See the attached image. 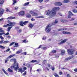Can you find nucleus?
<instances>
[{
  "label": "nucleus",
  "instance_id": "1",
  "mask_svg": "<svg viewBox=\"0 0 77 77\" xmlns=\"http://www.w3.org/2000/svg\"><path fill=\"white\" fill-rule=\"evenodd\" d=\"M59 9H60V8L59 7L54 8L51 11L48 10L47 12L46 15H49L50 18H52L53 16L56 15V12L57 10H59Z\"/></svg>",
  "mask_w": 77,
  "mask_h": 77
},
{
  "label": "nucleus",
  "instance_id": "2",
  "mask_svg": "<svg viewBox=\"0 0 77 77\" xmlns=\"http://www.w3.org/2000/svg\"><path fill=\"white\" fill-rule=\"evenodd\" d=\"M51 26L50 25H49L46 27L45 30V31L47 30V33H49L50 32L51 30V29L50 28Z\"/></svg>",
  "mask_w": 77,
  "mask_h": 77
},
{
  "label": "nucleus",
  "instance_id": "3",
  "mask_svg": "<svg viewBox=\"0 0 77 77\" xmlns=\"http://www.w3.org/2000/svg\"><path fill=\"white\" fill-rule=\"evenodd\" d=\"M75 51L73 49H69L67 50V52L68 54H70V55H72L74 53Z\"/></svg>",
  "mask_w": 77,
  "mask_h": 77
},
{
  "label": "nucleus",
  "instance_id": "4",
  "mask_svg": "<svg viewBox=\"0 0 77 77\" xmlns=\"http://www.w3.org/2000/svg\"><path fill=\"white\" fill-rule=\"evenodd\" d=\"M29 23V21H26L25 22H23L22 21L20 22V25L21 26H23L24 25H26V24H27ZM24 24V25H23Z\"/></svg>",
  "mask_w": 77,
  "mask_h": 77
},
{
  "label": "nucleus",
  "instance_id": "5",
  "mask_svg": "<svg viewBox=\"0 0 77 77\" xmlns=\"http://www.w3.org/2000/svg\"><path fill=\"white\" fill-rule=\"evenodd\" d=\"M16 66V65H14V66H12V67L14 68L15 71H17L18 68H19V67H18V63H17V67H15Z\"/></svg>",
  "mask_w": 77,
  "mask_h": 77
},
{
  "label": "nucleus",
  "instance_id": "6",
  "mask_svg": "<svg viewBox=\"0 0 77 77\" xmlns=\"http://www.w3.org/2000/svg\"><path fill=\"white\" fill-rule=\"evenodd\" d=\"M3 28H0V36H2L3 35L5 34V31L4 30H2Z\"/></svg>",
  "mask_w": 77,
  "mask_h": 77
},
{
  "label": "nucleus",
  "instance_id": "7",
  "mask_svg": "<svg viewBox=\"0 0 77 77\" xmlns=\"http://www.w3.org/2000/svg\"><path fill=\"white\" fill-rule=\"evenodd\" d=\"M55 5L56 6H60L62 5V3L60 2H57L55 3Z\"/></svg>",
  "mask_w": 77,
  "mask_h": 77
},
{
  "label": "nucleus",
  "instance_id": "8",
  "mask_svg": "<svg viewBox=\"0 0 77 77\" xmlns=\"http://www.w3.org/2000/svg\"><path fill=\"white\" fill-rule=\"evenodd\" d=\"M3 12H4V10L2 8L0 9V17H2L3 14Z\"/></svg>",
  "mask_w": 77,
  "mask_h": 77
},
{
  "label": "nucleus",
  "instance_id": "9",
  "mask_svg": "<svg viewBox=\"0 0 77 77\" xmlns=\"http://www.w3.org/2000/svg\"><path fill=\"white\" fill-rule=\"evenodd\" d=\"M9 27H13L14 25L15 24V23L14 22H9Z\"/></svg>",
  "mask_w": 77,
  "mask_h": 77
},
{
  "label": "nucleus",
  "instance_id": "10",
  "mask_svg": "<svg viewBox=\"0 0 77 77\" xmlns=\"http://www.w3.org/2000/svg\"><path fill=\"white\" fill-rule=\"evenodd\" d=\"M67 39H65L63 40V41H62L61 42L59 43H58V44L59 45H60L61 44H63V43H65V42H66V41H67Z\"/></svg>",
  "mask_w": 77,
  "mask_h": 77
},
{
  "label": "nucleus",
  "instance_id": "11",
  "mask_svg": "<svg viewBox=\"0 0 77 77\" xmlns=\"http://www.w3.org/2000/svg\"><path fill=\"white\" fill-rule=\"evenodd\" d=\"M19 15L20 16H23L24 15V11H22L20 12L19 13Z\"/></svg>",
  "mask_w": 77,
  "mask_h": 77
},
{
  "label": "nucleus",
  "instance_id": "12",
  "mask_svg": "<svg viewBox=\"0 0 77 77\" xmlns=\"http://www.w3.org/2000/svg\"><path fill=\"white\" fill-rule=\"evenodd\" d=\"M18 72H20L22 73L23 72H24V70H22V68H20L18 69Z\"/></svg>",
  "mask_w": 77,
  "mask_h": 77
},
{
  "label": "nucleus",
  "instance_id": "13",
  "mask_svg": "<svg viewBox=\"0 0 77 77\" xmlns=\"http://www.w3.org/2000/svg\"><path fill=\"white\" fill-rule=\"evenodd\" d=\"M67 29L66 28L60 29H58V31H63V30H66Z\"/></svg>",
  "mask_w": 77,
  "mask_h": 77
},
{
  "label": "nucleus",
  "instance_id": "14",
  "mask_svg": "<svg viewBox=\"0 0 77 77\" xmlns=\"http://www.w3.org/2000/svg\"><path fill=\"white\" fill-rule=\"evenodd\" d=\"M63 34H71L70 32L64 31L63 32Z\"/></svg>",
  "mask_w": 77,
  "mask_h": 77
},
{
  "label": "nucleus",
  "instance_id": "15",
  "mask_svg": "<svg viewBox=\"0 0 77 77\" xmlns=\"http://www.w3.org/2000/svg\"><path fill=\"white\" fill-rule=\"evenodd\" d=\"M57 23H58V21L57 20H56L54 22L52 23V25H55Z\"/></svg>",
  "mask_w": 77,
  "mask_h": 77
},
{
  "label": "nucleus",
  "instance_id": "16",
  "mask_svg": "<svg viewBox=\"0 0 77 77\" xmlns=\"http://www.w3.org/2000/svg\"><path fill=\"white\" fill-rule=\"evenodd\" d=\"M14 18H15V17H8V18H7V20H10V19H14Z\"/></svg>",
  "mask_w": 77,
  "mask_h": 77
},
{
  "label": "nucleus",
  "instance_id": "17",
  "mask_svg": "<svg viewBox=\"0 0 77 77\" xmlns=\"http://www.w3.org/2000/svg\"><path fill=\"white\" fill-rule=\"evenodd\" d=\"M70 1L68 0H64L63 1V3H69V2Z\"/></svg>",
  "mask_w": 77,
  "mask_h": 77
},
{
  "label": "nucleus",
  "instance_id": "18",
  "mask_svg": "<svg viewBox=\"0 0 77 77\" xmlns=\"http://www.w3.org/2000/svg\"><path fill=\"white\" fill-rule=\"evenodd\" d=\"M15 45L14 46V47H18V43H15Z\"/></svg>",
  "mask_w": 77,
  "mask_h": 77
},
{
  "label": "nucleus",
  "instance_id": "19",
  "mask_svg": "<svg viewBox=\"0 0 77 77\" xmlns=\"http://www.w3.org/2000/svg\"><path fill=\"white\" fill-rule=\"evenodd\" d=\"M65 52V51L62 50L61 53V55H63L64 54Z\"/></svg>",
  "mask_w": 77,
  "mask_h": 77
},
{
  "label": "nucleus",
  "instance_id": "20",
  "mask_svg": "<svg viewBox=\"0 0 77 77\" xmlns=\"http://www.w3.org/2000/svg\"><path fill=\"white\" fill-rule=\"evenodd\" d=\"M68 14L70 15H72V16L74 15V14H72V12H71V11H69Z\"/></svg>",
  "mask_w": 77,
  "mask_h": 77
},
{
  "label": "nucleus",
  "instance_id": "21",
  "mask_svg": "<svg viewBox=\"0 0 77 77\" xmlns=\"http://www.w3.org/2000/svg\"><path fill=\"white\" fill-rule=\"evenodd\" d=\"M13 61L14 62V65H17V63H17L16 61V60L14 59Z\"/></svg>",
  "mask_w": 77,
  "mask_h": 77
},
{
  "label": "nucleus",
  "instance_id": "22",
  "mask_svg": "<svg viewBox=\"0 0 77 77\" xmlns=\"http://www.w3.org/2000/svg\"><path fill=\"white\" fill-rule=\"evenodd\" d=\"M32 15H33V16H38V14L35 12H34L33 14H32Z\"/></svg>",
  "mask_w": 77,
  "mask_h": 77
},
{
  "label": "nucleus",
  "instance_id": "23",
  "mask_svg": "<svg viewBox=\"0 0 77 77\" xmlns=\"http://www.w3.org/2000/svg\"><path fill=\"white\" fill-rule=\"evenodd\" d=\"M54 75L55 76V77H59V75H57V74L56 73H54Z\"/></svg>",
  "mask_w": 77,
  "mask_h": 77
},
{
  "label": "nucleus",
  "instance_id": "24",
  "mask_svg": "<svg viewBox=\"0 0 77 77\" xmlns=\"http://www.w3.org/2000/svg\"><path fill=\"white\" fill-rule=\"evenodd\" d=\"M15 54H13L12 55H11L10 56H9L8 57V58L9 59V58H11V57H14V56H15Z\"/></svg>",
  "mask_w": 77,
  "mask_h": 77
},
{
  "label": "nucleus",
  "instance_id": "25",
  "mask_svg": "<svg viewBox=\"0 0 77 77\" xmlns=\"http://www.w3.org/2000/svg\"><path fill=\"white\" fill-rule=\"evenodd\" d=\"M72 11L73 12H74V13H77V10L75 9H73Z\"/></svg>",
  "mask_w": 77,
  "mask_h": 77
},
{
  "label": "nucleus",
  "instance_id": "26",
  "mask_svg": "<svg viewBox=\"0 0 77 77\" xmlns=\"http://www.w3.org/2000/svg\"><path fill=\"white\" fill-rule=\"evenodd\" d=\"M26 17H27L28 18H31V15L30 14H28L26 15Z\"/></svg>",
  "mask_w": 77,
  "mask_h": 77
},
{
  "label": "nucleus",
  "instance_id": "27",
  "mask_svg": "<svg viewBox=\"0 0 77 77\" xmlns=\"http://www.w3.org/2000/svg\"><path fill=\"white\" fill-rule=\"evenodd\" d=\"M4 3V0H0V4L2 5Z\"/></svg>",
  "mask_w": 77,
  "mask_h": 77
},
{
  "label": "nucleus",
  "instance_id": "28",
  "mask_svg": "<svg viewBox=\"0 0 77 77\" xmlns=\"http://www.w3.org/2000/svg\"><path fill=\"white\" fill-rule=\"evenodd\" d=\"M12 27H8L7 29L8 32H9V31H10V30L11 29H12Z\"/></svg>",
  "mask_w": 77,
  "mask_h": 77
},
{
  "label": "nucleus",
  "instance_id": "29",
  "mask_svg": "<svg viewBox=\"0 0 77 77\" xmlns=\"http://www.w3.org/2000/svg\"><path fill=\"white\" fill-rule=\"evenodd\" d=\"M8 71L9 72H13L12 70L11 69L9 68L8 69Z\"/></svg>",
  "mask_w": 77,
  "mask_h": 77
},
{
  "label": "nucleus",
  "instance_id": "30",
  "mask_svg": "<svg viewBox=\"0 0 77 77\" xmlns=\"http://www.w3.org/2000/svg\"><path fill=\"white\" fill-rule=\"evenodd\" d=\"M29 3H30V2H26L23 5L24 6H27V5H29Z\"/></svg>",
  "mask_w": 77,
  "mask_h": 77
},
{
  "label": "nucleus",
  "instance_id": "31",
  "mask_svg": "<svg viewBox=\"0 0 77 77\" xmlns=\"http://www.w3.org/2000/svg\"><path fill=\"white\" fill-rule=\"evenodd\" d=\"M4 27H9V24H7L6 25H5L3 26Z\"/></svg>",
  "mask_w": 77,
  "mask_h": 77
},
{
  "label": "nucleus",
  "instance_id": "32",
  "mask_svg": "<svg viewBox=\"0 0 77 77\" xmlns=\"http://www.w3.org/2000/svg\"><path fill=\"white\" fill-rule=\"evenodd\" d=\"M29 26V27H30V28H32L33 27V25H32V24L31 23L30 24Z\"/></svg>",
  "mask_w": 77,
  "mask_h": 77
},
{
  "label": "nucleus",
  "instance_id": "33",
  "mask_svg": "<svg viewBox=\"0 0 77 77\" xmlns=\"http://www.w3.org/2000/svg\"><path fill=\"white\" fill-rule=\"evenodd\" d=\"M37 62V60H32L29 63H34V62Z\"/></svg>",
  "mask_w": 77,
  "mask_h": 77
},
{
  "label": "nucleus",
  "instance_id": "34",
  "mask_svg": "<svg viewBox=\"0 0 77 77\" xmlns=\"http://www.w3.org/2000/svg\"><path fill=\"white\" fill-rule=\"evenodd\" d=\"M61 21L62 23H65L66 22V21L64 19L61 20Z\"/></svg>",
  "mask_w": 77,
  "mask_h": 77
},
{
  "label": "nucleus",
  "instance_id": "35",
  "mask_svg": "<svg viewBox=\"0 0 77 77\" xmlns=\"http://www.w3.org/2000/svg\"><path fill=\"white\" fill-rule=\"evenodd\" d=\"M36 18H44V17L43 16H38L36 17Z\"/></svg>",
  "mask_w": 77,
  "mask_h": 77
},
{
  "label": "nucleus",
  "instance_id": "36",
  "mask_svg": "<svg viewBox=\"0 0 77 77\" xmlns=\"http://www.w3.org/2000/svg\"><path fill=\"white\" fill-rule=\"evenodd\" d=\"M9 42V41H5L3 42V44H8Z\"/></svg>",
  "mask_w": 77,
  "mask_h": 77
},
{
  "label": "nucleus",
  "instance_id": "37",
  "mask_svg": "<svg viewBox=\"0 0 77 77\" xmlns=\"http://www.w3.org/2000/svg\"><path fill=\"white\" fill-rule=\"evenodd\" d=\"M0 48H2V49H5V47L3 46L0 45Z\"/></svg>",
  "mask_w": 77,
  "mask_h": 77
},
{
  "label": "nucleus",
  "instance_id": "38",
  "mask_svg": "<svg viewBox=\"0 0 77 77\" xmlns=\"http://www.w3.org/2000/svg\"><path fill=\"white\" fill-rule=\"evenodd\" d=\"M51 53H56V51L55 50H53L52 51Z\"/></svg>",
  "mask_w": 77,
  "mask_h": 77
},
{
  "label": "nucleus",
  "instance_id": "39",
  "mask_svg": "<svg viewBox=\"0 0 77 77\" xmlns=\"http://www.w3.org/2000/svg\"><path fill=\"white\" fill-rule=\"evenodd\" d=\"M15 42H13L11 43L10 44L9 46H12V45H14V44H15Z\"/></svg>",
  "mask_w": 77,
  "mask_h": 77
},
{
  "label": "nucleus",
  "instance_id": "40",
  "mask_svg": "<svg viewBox=\"0 0 77 77\" xmlns=\"http://www.w3.org/2000/svg\"><path fill=\"white\" fill-rule=\"evenodd\" d=\"M2 70L4 72V73L5 74H6V75H8V73H7V72H6V71H5V70L4 69H3Z\"/></svg>",
  "mask_w": 77,
  "mask_h": 77
},
{
  "label": "nucleus",
  "instance_id": "41",
  "mask_svg": "<svg viewBox=\"0 0 77 77\" xmlns=\"http://www.w3.org/2000/svg\"><path fill=\"white\" fill-rule=\"evenodd\" d=\"M70 59V58H69V57L68 58H67L65 60V61H68V60H69Z\"/></svg>",
  "mask_w": 77,
  "mask_h": 77
},
{
  "label": "nucleus",
  "instance_id": "42",
  "mask_svg": "<svg viewBox=\"0 0 77 77\" xmlns=\"http://www.w3.org/2000/svg\"><path fill=\"white\" fill-rule=\"evenodd\" d=\"M8 60H9V58H7L6 60H5V63H7V62L8 61Z\"/></svg>",
  "mask_w": 77,
  "mask_h": 77
},
{
  "label": "nucleus",
  "instance_id": "43",
  "mask_svg": "<svg viewBox=\"0 0 77 77\" xmlns=\"http://www.w3.org/2000/svg\"><path fill=\"white\" fill-rule=\"evenodd\" d=\"M21 52H22V51L21 50L20 51H18L16 53V54H19V53H21Z\"/></svg>",
  "mask_w": 77,
  "mask_h": 77
},
{
  "label": "nucleus",
  "instance_id": "44",
  "mask_svg": "<svg viewBox=\"0 0 77 77\" xmlns=\"http://www.w3.org/2000/svg\"><path fill=\"white\" fill-rule=\"evenodd\" d=\"M29 13H30V14H31L33 15V14L34 12H33V11H29Z\"/></svg>",
  "mask_w": 77,
  "mask_h": 77
},
{
  "label": "nucleus",
  "instance_id": "45",
  "mask_svg": "<svg viewBox=\"0 0 77 77\" xmlns=\"http://www.w3.org/2000/svg\"><path fill=\"white\" fill-rule=\"evenodd\" d=\"M73 57H74V56L72 55V56H69V57L70 59H72V58H73Z\"/></svg>",
  "mask_w": 77,
  "mask_h": 77
},
{
  "label": "nucleus",
  "instance_id": "46",
  "mask_svg": "<svg viewBox=\"0 0 77 77\" xmlns=\"http://www.w3.org/2000/svg\"><path fill=\"white\" fill-rule=\"evenodd\" d=\"M17 3V1L13 0V5H15V3Z\"/></svg>",
  "mask_w": 77,
  "mask_h": 77
},
{
  "label": "nucleus",
  "instance_id": "47",
  "mask_svg": "<svg viewBox=\"0 0 77 77\" xmlns=\"http://www.w3.org/2000/svg\"><path fill=\"white\" fill-rule=\"evenodd\" d=\"M71 16H72L69 14L68 16V18H71Z\"/></svg>",
  "mask_w": 77,
  "mask_h": 77
},
{
  "label": "nucleus",
  "instance_id": "48",
  "mask_svg": "<svg viewBox=\"0 0 77 77\" xmlns=\"http://www.w3.org/2000/svg\"><path fill=\"white\" fill-rule=\"evenodd\" d=\"M0 38L2 40H3L4 39V38L2 36H0Z\"/></svg>",
  "mask_w": 77,
  "mask_h": 77
},
{
  "label": "nucleus",
  "instance_id": "49",
  "mask_svg": "<svg viewBox=\"0 0 77 77\" xmlns=\"http://www.w3.org/2000/svg\"><path fill=\"white\" fill-rule=\"evenodd\" d=\"M46 36H44L42 38V39H43V40H45V39H46Z\"/></svg>",
  "mask_w": 77,
  "mask_h": 77
},
{
  "label": "nucleus",
  "instance_id": "50",
  "mask_svg": "<svg viewBox=\"0 0 77 77\" xmlns=\"http://www.w3.org/2000/svg\"><path fill=\"white\" fill-rule=\"evenodd\" d=\"M4 42V41L2 40L0 41V44H3Z\"/></svg>",
  "mask_w": 77,
  "mask_h": 77
},
{
  "label": "nucleus",
  "instance_id": "51",
  "mask_svg": "<svg viewBox=\"0 0 77 77\" xmlns=\"http://www.w3.org/2000/svg\"><path fill=\"white\" fill-rule=\"evenodd\" d=\"M22 29H19V30H18V32L19 33H21V32H22Z\"/></svg>",
  "mask_w": 77,
  "mask_h": 77
},
{
  "label": "nucleus",
  "instance_id": "52",
  "mask_svg": "<svg viewBox=\"0 0 77 77\" xmlns=\"http://www.w3.org/2000/svg\"><path fill=\"white\" fill-rule=\"evenodd\" d=\"M43 0H38V1L39 2H40V3H42V2H43Z\"/></svg>",
  "mask_w": 77,
  "mask_h": 77
},
{
  "label": "nucleus",
  "instance_id": "53",
  "mask_svg": "<svg viewBox=\"0 0 77 77\" xmlns=\"http://www.w3.org/2000/svg\"><path fill=\"white\" fill-rule=\"evenodd\" d=\"M23 42H24V43H26V42H27V41H26V40H24L23 41Z\"/></svg>",
  "mask_w": 77,
  "mask_h": 77
},
{
  "label": "nucleus",
  "instance_id": "54",
  "mask_svg": "<svg viewBox=\"0 0 77 77\" xmlns=\"http://www.w3.org/2000/svg\"><path fill=\"white\" fill-rule=\"evenodd\" d=\"M42 48L43 50H46V49H47V48L46 47H43Z\"/></svg>",
  "mask_w": 77,
  "mask_h": 77
},
{
  "label": "nucleus",
  "instance_id": "55",
  "mask_svg": "<svg viewBox=\"0 0 77 77\" xmlns=\"http://www.w3.org/2000/svg\"><path fill=\"white\" fill-rule=\"evenodd\" d=\"M18 7H16L15 8V9L16 10V11H17V10L18 9Z\"/></svg>",
  "mask_w": 77,
  "mask_h": 77
},
{
  "label": "nucleus",
  "instance_id": "56",
  "mask_svg": "<svg viewBox=\"0 0 77 77\" xmlns=\"http://www.w3.org/2000/svg\"><path fill=\"white\" fill-rule=\"evenodd\" d=\"M9 35V33L7 32L5 34V36L6 35Z\"/></svg>",
  "mask_w": 77,
  "mask_h": 77
},
{
  "label": "nucleus",
  "instance_id": "57",
  "mask_svg": "<svg viewBox=\"0 0 77 77\" xmlns=\"http://www.w3.org/2000/svg\"><path fill=\"white\" fill-rule=\"evenodd\" d=\"M6 12H10V11H9V10L7 9V10H6Z\"/></svg>",
  "mask_w": 77,
  "mask_h": 77
},
{
  "label": "nucleus",
  "instance_id": "58",
  "mask_svg": "<svg viewBox=\"0 0 77 77\" xmlns=\"http://www.w3.org/2000/svg\"><path fill=\"white\" fill-rule=\"evenodd\" d=\"M46 62H47V60H44V61H43L44 63H46Z\"/></svg>",
  "mask_w": 77,
  "mask_h": 77
},
{
  "label": "nucleus",
  "instance_id": "59",
  "mask_svg": "<svg viewBox=\"0 0 77 77\" xmlns=\"http://www.w3.org/2000/svg\"><path fill=\"white\" fill-rule=\"evenodd\" d=\"M23 53L24 55H26V54H27V52H23Z\"/></svg>",
  "mask_w": 77,
  "mask_h": 77
},
{
  "label": "nucleus",
  "instance_id": "60",
  "mask_svg": "<svg viewBox=\"0 0 77 77\" xmlns=\"http://www.w3.org/2000/svg\"><path fill=\"white\" fill-rule=\"evenodd\" d=\"M37 71L38 72H39V71H41V69H37Z\"/></svg>",
  "mask_w": 77,
  "mask_h": 77
},
{
  "label": "nucleus",
  "instance_id": "61",
  "mask_svg": "<svg viewBox=\"0 0 77 77\" xmlns=\"http://www.w3.org/2000/svg\"><path fill=\"white\" fill-rule=\"evenodd\" d=\"M27 65L28 68H29L30 66V64H28Z\"/></svg>",
  "mask_w": 77,
  "mask_h": 77
},
{
  "label": "nucleus",
  "instance_id": "62",
  "mask_svg": "<svg viewBox=\"0 0 77 77\" xmlns=\"http://www.w3.org/2000/svg\"><path fill=\"white\" fill-rule=\"evenodd\" d=\"M74 71H75V72H77V69H74Z\"/></svg>",
  "mask_w": 77,
  "mask_h": 77
},
{
  "label": "nucleus",
  "instance_id": "63",
  "mask_svg": "<svg viewBox=\"0 0 77 77\" xmlns=\"http://www.w3.org/2000/svg\"><path fill=\"white\" fill-rule=\"evenodd\" d=\"M9 50H10V49L8 48V49H7L6 51L7 52H8L9 51Z\"/></svg>",
  "mask_w": 77,
  "mask_h": 77
},
{
  "label": "nucleus",
  "instance_id": "64",
  "mask_svg": "<svg viewBox=\"0 0 77 77\" xmlns=\"http://www.w3.org/2000/svg\"><path fill=\"white\" fill-rule=\"evenodd\" d=\"M67 77H70L69 74H67Z\"/></svg>",
  "mask_w": 77,
  "mask_h": 77
}]
</instances>
